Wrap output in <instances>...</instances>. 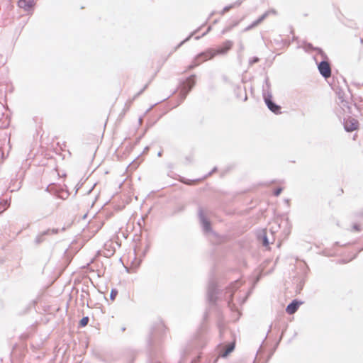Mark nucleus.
Here are the masks:
<instances>
[{
    "label": "nucleus",
    "mask_w": 363,
    "mask_h": 363,
    "mask_svg": "<svg viewBox=\"0 0 363 363\" xmlns=\"http://www.w3.org/2000/svg\"><path fill=\"white\" fill-rule=\"evenodd\" d=\"M231 46V44L228 43L227 45L225 47V48L221 50H218L217 51L214 50H209L206 53L202 54L201 56H199V58H202V60H207L209 59H211L216 53H225L228 49H230Z\"/></svg>",
    "instance_id": "obj_1"
},
{
    "label": "nucleus",
    "mask_w": 363,
    "mask_h": 363,
    "mask_svg": "<svg viewBox=\"0 0 363 363\" xmlns=\"http://www.w3.org/2000/svg\"><path fill=\"white\" fill-rule=\"evenodd\" d=\"M359 123L357 121L353 118L349 117L344 122V127L346 131L352 132L357 129Z\"/></svg>",
    "instance_id": "obj_2"
},
{
    "label": "nucleus",
    "mask_w": 363,
    "mask_h": 363,
    "mask_svg": "<svg viewBox=\"0 0 363 363\" xmlns=\"http://www.w3.org/2000/svg\"><path fill=\"white\" fill-rule=\"evenodd\" d=\"M318 69L325 78L329 77L331 74L330 67L327 62H321L318 65Z\"/></svg>",
    "instance_id": "obj_3"
},
{
    "label": "nucleus",
    "mask_w": 363,
    "mask_h": 363,
    "mask_svg": "<svg viewBox=\"0 0 363 363\" xmlns=\"http://www.w3.org/2000/svg\"><path fill=\"white\" fill-rule=\"evenodd\" d=\"M34 0H19L18 6L23 9L26 11H28L34 5Z\"/></svg>",
    "instance_id": "obj_4"
},
{
    "label": "nucleus",
    "mask_w": 363,
    "mask_h": 363,
    "mask_svg": "<svg viewBox=\"0 0 363 363\" xmlns=\"http://www.w3.org/2000/svg\"><path fill=\"white\" fill-rule=\"evenodd\" d=\"M200 220L203 226V229L205 232H209L211 230L210 223L206 218L203 215L200 214Z\"/></svg>",
    "instance_id": "obj_5"
},
{
    "label": "nucleus",
    "mask_w": 363,
    "mask_h": 363,
    "mask_svg": "<svg viewBox=\"0 0 363 363\" xmlns=\"http://www.w3.org/2000/svg\"><path fill=\"white\" fill-rule=\"evenodd\" d=\"M265 102L268 108L274 113H278L279 111V106L274 104L269 98H265Z\"/></svg>",
    "instance_id": "obj_6"
},
{
    "label": "nucleus",
    "mask_w": 363,
    "mask_h": 363,
    "mask_svg": "<svg viewBox=\"0 0 363 363\" xmlns=\"http://www.w3.org/2000/svg\"><path fill=\"white\" fill-rule=\"evenodd\" d=\"M299 305H300V303H298L297 301H294V302H292L291 304H289V305L287 306V308H286V312H287L288 313H289V314H293V313H294L297 311V309H298V308Z\"/></svg>",
    "instance_id": "obj_7"
},
{
    "label": "nucleus",
    "mask_w": 363,
    "mask_h": 363,
    "mask_svg": "<svg viewBox=\"0 0 363 363\" xmlns=\"http://www.w3.org/2000/svg\"><path fill=\"white\" fill-rule=\"evenodd\" d=\"M234 349V345H229L226 349L225 350L224 352H221L220 353V356L223 357H227Z\"/></svg>",
    "instance_id": "obj_8"
},
{
    "label": "nucleus",
    "mask_w": 363,
    "mask_h": 363,
    "mask_svg": "<svg viewBox=\"0 0 363 363\" xmlns=\"http://www.w3.org/2000/svg\"><path fill=\"white\" fill-rule=\"evenodd\" d=\"M88 321H89V319H88V318H87V317H86V318H83L81 320V321H80V324H81V325H82V326H85V325H87Z\"/></svg>",
    "instance_id": "obj_9"
},
{
    "label": "nucleus",
    "mask_w": 363,
    "mask_h": 363,
    "mask_svg": "<svg viewBox=\"0 0 363 363\" xmlns=\"http://www.w3.org/2000/svg\"><path fill=\"white\" fill-rule=\"evenodd\" d=\"M117 295V291H115V290H112L111 292V298L112 300H114L116 296Z\"/></svg>",
    "instance_id": "obj_10"
},
{
    "label": "nucleus",
    "mask_w": 363,
    "mask_h": 363,
    "mask_svg": "<svg viewBox=\"0 0 363 363\" xmlns=\"http://www.w3.org/2000/svg\"><path fill=\"white\" fill-rule=\"evenodd\" d=\"M269 242L268 239L267 238L266 236H264L263 238V245L264 246H267L269 245Z\"/></svg>",
    "instance_id": "obj_11"
},
{
    "label": "nucleus",
    "mask_w": 363,
    "mask_h": 363,
    "mask_svg": "<svg viewBox=\"0 0 363 363\" xmlns=\"http://www.w3.org/2000/svg\"><path fill=\"white\" fill-rule=\"evenodd\" d=\"M281 189H280V188H279V189H277L275 191L274 194H275L276 196H278V195H279V194H280V193H281Z\"/></svg>",
    "instance_id": "obj_12"
},
{
    "label": "nucleus",
    "mask_w": 363,
    "mask_h": 363,
    "mask_svg": "<svg viewBox=\"0 0 363 363\" xmlns=\"http://www.w3.org/2000/svg\"><path fill=\"white\" fill-rule=\"evenodd\" d=\"M267 14H264L259 19V21L255 23V24H257L259 22H260L261 21H262L265 16H266Z\"/></svg>",
    "instance_id": "obj_13"
},
{
    "label": "nucleus",
    "mask_w": 363,
    "mask_h": 363,
    "mask_svg": "<svg viewBox=\"0 0 363 363\" xmlns=\"http://www.w3.org/2000/svg\"><path fill=\"white\" fill-rule=\"evenodd\" d=\"M342 107L347 106V103L346 101H342Z\"/></svg>",
    "instance_id": "obj_14"
}]
</instances>
